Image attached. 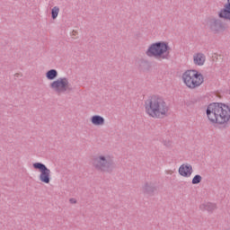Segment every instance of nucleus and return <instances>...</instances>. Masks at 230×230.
<instances>
[{
  "instance_id": "3",
  "label": "nucleus",
  "mask_w": 230,
  "mask_h": 230,
  "mask_svg": "<svg viewBox=\"0 0 230 230\" xmlns=\"http://www.w3.org/2000/svg\"><path fill=\"white\" fill-rule=\"evenodd\" d=\"M181 80L188 89H197L204 84V75L198 70L190 69L182 74Z\"/></svg>"
},
{
  "instance_id": "16",
  "label": "nucleus",
  "mask_w": 230,
  "mask_h": 230,
  "mask_svg": "<svg viewBox=\"0 0 230 230\" xmlns=\"http://www.w3.org/2000/svg\"><path fill=\"white\" fill-rule=\"evenodd\" d=\"M200 181H202V176H200V175H196V176H194V178L192 179V184H199V182H200Z\"/></svg>"
},
{
  "instance_id": "19",
  "label": "nucleus",
  "mask_w": 230,
  "mask_h": 230,
  "mask_svg": "<svg viewBox=\"0 0 230 230\" xmlns=\"http://www.w3.org/2000/svg\"><path fill=\"white\" fill-rule=\"evenodd\" d=\"M226 1H227L226 4H228V6L230 7V0H226Z\"/></svg>"
},
{
  "instance_id": "6",
  "label": "nucleus",
  "mask_w": 230,
  "mask_h": 230,
  "mask_svg": "<svg viewBox=\"0 0 230 230\" xmlns=\"http://www.w3.org/2000/svg\"><path fill=\"white\" fill-rule=\"evenodd\" d=\"M50 89H52L56 94H66L73 91V86L67 77H59L50 83Z\"/></svg>"
},
{
  "instance_id": "5",
  "label": "nucleus",
  "mask_w": 230,
  "mask_h": 230,
  "mask_svg": "<svg viewBox=\"0 0 230 230\" xmlns=\"http://www.w3.org/2000/svg\"><path fill=\"white\" fill-rule=\"evenodd\" d=\"M92 166L101 173H111L112 172V158L109 155H100L93 158Z\"/></svg>"
},
{
  "instance_id": "8",
  "label": "nucleus",
  "mask_w": 230,
  "mask_h": 230,
  "mask_svg": "<svg viewBox=\"0 0 230 230\" xmlns=\"http://www.w3.org/2000/svg\"><path fill=\"white\" fill-rule=\"evenodd\" d=\"M192 62L194 66L198 67H202L206 64V55L202 52H196L192 56Z\"/></svg>"
},
{
  "instance_id": "10",
  "label": "nucleus",
  "mask_w": 230,
  "mask_h": 230,
  "mask_svg": "<svg viewBox=\"0 0 230 230\" xmlns=\"http://www.w3.org/2000/svg\"><path fill=\"white\" fill-rule=\"evenodd\" d=\"M209 29L212 33H220L224 31V25L218 20H213L210 22Z\"/></svg>"
},
{
  "instance_id": "18",
  "label": "nucleus",
  "mask_w": 230,
  "mask_h": 230,
  "mask_svg": "<svg viewBox=\"0 0 230 230\" xmlns=\"http://www.w3.org/2000/svg\"><path fill=\"white\" fill-rule=\"evenodd\" d=\"M164 145H165V146H171L172 142H171V141H168V143H167V144H166V143H164Z\"/></svg>"
},
{
  "instance_id": "11",
  "label": "nucleus",
  "mask_w": 230,
  "mask_h": 230,
  "mask_svg": "<svg viewBox=\"0 0 230 230\" xmlns=\"http://www.w3.org/2000/svg\"><path fill=\"white\" fill-rule=\"evenodd\" d=\"M90 121L93 127H103L105 125V119L100 115L92 116Z\"/></svg>"
},
{
  "instance_id": "7",
  "label": "nucleus",
  "mask_w": 230,
  "mask_h": 230,
  "mask_svg": "<svg viewBox=\"0 0 230 230\" xmlns=\"http://www.w3.org/2000/svg\"><path fill=\"white\" fill-rule=\"evenodd\" d=\"M32 167L37 170V172H40L39 181H41L42 184H49V182H51V170L44 164L34 163L32 164Z\"/></svg>"
},
{
  "instance_id": "4",
  "label": "nucleus",
  "mask_w": 230,
  "mask_h": 230,
  "mask_svg": "<svg viewBox=\"0 0 230 230\" xmlns=\"http://www.w3.org/2000/svg\"><path fill=\"white\" fill-rule=\"evenodd\" d=\"M146 54L147 57H154L155 58H168L170 45L168 41H156L147 48Z\"/></svg>"
},
{
  "instance_id": "17",
  "label": "nucleus",
  "mask_w": 230,
  "mask_h": 230,
  "mask_svg": "<svg viewBox=\"0 0 230 230\" xmlns=\"http://www.w3.org/2000/svg\"><path fill=\"white\" fill-rule=\"evenodd\" d=\"M70 204H76V199L72 198L69 199Z\"/></svg>"
},
{
  "instance_id": "9",
  "label": "nucleus",
  "mask_w": 230,
  "mask_h": 230,
  "mask_svg": "<svg viewBox=\"0 0 230 230\" xmlns=\"http://www.w3.org/2000/svg\"><path fill=\"white\" fill-rule=\"evenodd\" d=\"M179 173L181 177H191L193 167L190 164H183L179 168Z\"/></svg>"
},
{
  "instance_id": "1",
  "label": "nucleus",
  "mask_w": 230,
  "mask_h": 230,
  "mask_svg": "<svg viewBox=\"0 0 230 230\" xmlns=\"http://www.w3.org/2000/svg\"><path fill=\"white\" fill-rule=\"evenodd\" d=\"M206 114L212 125H226L230 121V107L222 102H212L208 105Z\"/></svg>"
},
{
  "instance_id": "15",
  "label": "nucleus",
  "mask_w": 230,
  "mask_h": 230,
  "mask_svg": "<svg viewBox=\"0 0 230 230\" xmlns=\"http://www.w3.org/2000/svg\"><path fill=\"white\" fill-rule=\"evenodd\" d=\"M59 13H60V8H58V6L53 7L51 11L52 19H57V17H58Z\"/></svg>"
},
{
  "instance_id": "13",
  "label": "nucleus",
  "mask_w": 230,
  "mask_h": 230,
  "mask_svg": "<svg viewBox=\"0 0 230 230\" xmlns=\"http://www.w3.org/2000/svg\"><path fill=\"white\" fill-rule=\"evenodd\" d=\"M58 76V72L56 69H50L46 73L47 80H55Z\"/></svg>"
},
{
  "instance_id": "14",
  "label": "nucleus",
  "mask_w": 230,
  "mask_h": 230,
  "mask_svg": "<svg viewBox=\"0 0 230 230\" xmlns=\"http://www.w3.org/2000/svg\"><path fill=\"white\" fill-rule=\"evenodd\" d=\"M201 209H205L206 211H215V209H217V205L215 203H206L201 206Z\"/></svg>"
},
{
  "instance_id": "12",
  "label": "nucleus",
  "mask_w": 230,
  "mask_h": 230,
  "mask_svg": "<svg viewBox=\"0 0 230 230\" xmlns=\"http://www.w3.org/2000/svg\"><path fill=\"white\" fill-rule=\"evenodd\" d=\"M219 17L221 19H227L230 21V7L229 4H226L224 9L219 12Z\"/></svg>"
},
{
  "instance_id": "2",
  "label": "nucleus",
  "mask_w": 230,
  "mask_h": 230,
  "mask_svg": "<svg viewBox=\"0 0 230 230\" xmlns=\"http://www.w3.org/2000/svg\"><path fill=\"white\" fill-rule=\"evenodd\" d=\"M145 111L150 118H164L170 112V106L162 97L153 95L145 102Z\"/></svg>"
}]
</instances>
